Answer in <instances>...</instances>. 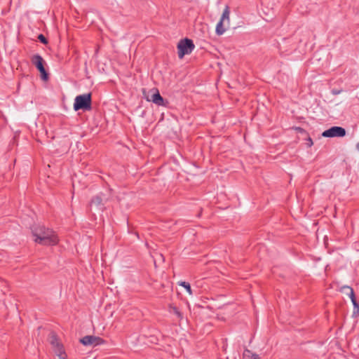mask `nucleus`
Listing matches in <instances>:
<instances>
[{
    "mask_svg": "<svg viewBox=\"0 0 359 359\" xmlns=\"http://www.w3.org/2000/svg\"><path fill=\"white\" fill-rule=\"evenodd\" d=\"M322 135L325 137H342L346 135V130L340 126H332L325 130Z\"/></svg>",
    "mask_w": 359,
    "mask_h": 359,
    "instance_id": "nucleus-7",
    "label": "nucleus"
},
{
    "mask_svg": "<svg viewBox=\"0 0 359 359\" xmlns=\"http://www.w3.org/2000/svg\"><path fill=\"white\" fill-rule=\"evenodd\" d=\"M313 140L311 137H309L307 139V142H306V144L309 147H311L312 145H313Z\"/></svg>",
    "mask_w": 359,
    "mask_h": 359,
    "instance_id": "nucleus-17",
    "label": "nucleus"
},
{
    "mask_svg": "<svg viewBox=\"0 0 359 359\" xmlns=\"http://www.w3.org/2000/svg\"><path fill=\"white\" fill-rule=\"evenodd\" d=\"M168 311L170 313L175 315V318L178 322H180L184 319V314L177 307L170 305Z\"/></svg>",
    "mask_w": 359,
    "mask_h": 359,
    "instance_id": "nucleus-11",
    "label": "nucleus"
},
{
    "mask_svg": "<svg viewBox=\"0 0 359 359\" xmlns=\"http://www.w3.org/2000/svg\"><path fill=\"white\" fill-rule=\"evenodd\" d=\"M143 94L147 101H152L154 103L157 104V89L153 88L148 91L144 89Z\"/></svg>",
    "mask_w": 359,
    "mask_h": 359,
    "instance_id": "nucleus-10",
    "label": "nucleus"
},
{
    "mask_svg": "<svg viewBox=\"0 0 359 359\" xmlns=\"http://www.w3.org/2000/svg\"><path fill=\"white\" fill-rule=\"evenodd\" d=\"M80 342L84 346H96L100 344H103L104 341L99 337L87 335L81 338L80 339Z\"/></svg>",
    "mask_w": 359,
    "mask_h": 359,
    "instance_id": "nucleus-8",
    "label": "nucleus"
},
{
    "mask_svg": "<svg viewBox=\"0 0 359 359\" xmlns=\"http://www.w3.org/2000/svg\"><path fill=\"white\" fill-rule=\"evenodd\" d=\"M194 48L195 46L192 40L187 38L180 40L177 44L179 57L182 58L185 55L190 54Z\"/></svg>",
    "mask_w": 359,
    "mask_h": 359,
    "instance_id": "nucleus-5",
    "label": "nucleus"
},
{
    "mask_svg": "<svg viewBox=\"0 0 359 359\" xmlns=\"http://www.w3.org/2000/svg\"><path fill=\"white\" fill-rule=\"evenodd\" d=\"M160 257L162 258L163 261L164 262L165 261V257H163V255L161 254Z\"/></svg>",
    "mask_w": 359,
    "mask_h": 359,
    "instance_id": "nucleus-19",
    "label": "nucleus"
},
{
    "mask_svg": "<svg viewBox=\"0 0 359 359\" xmlns=\"http://www.w3.org/2000/svg\"><path fill=\"white\" fill-rule=\"evenodd\" d=\"M32 62L39 69L41 73V79L47 81L48 79V74L43 67V59L39 55H34L32 57Z\"/></svg>",
    "mask_w": 359,
    "mask_h": 359,
    "instance_id": "nucleus-6",
    "label": "nucleus"
},
{
    "mask_svg": "<svg viewBox=\"0 0 359 359\" xmlns=\"http://www.w3.org/2000/svg\"><path fill=\"white\" fill-rule=\"evenodd\" d=\"M230 24V8L229 6H226L222 16L220 18L219 21L216 25L215 32L218 36L222 35L225 31L226 28L224 27V25L229 26Z\"/></svg>",
    "mask_w": 359,
    "mask_h": 359,
    "instance_id": "nucleus-4",
    "label": "nucleus"
},
{
    "mask_svg": "<svg viewBox=\"0 0 359 359\" xmlns=\"http://www.w3.org/2000/svg\"><path fill=\"white\" fill-rule=\"evenodd\" d=\"M168 103V101H165L163 98L161 96L160 93H158V107H165Z\"/></svg>",
    "mask_w": 359,
    "mask_h": 359,
    "instance_id": "nucleus-15",
    "label": "nucleus"
},
{
    "mask_svg": "<svg viewBox=\"0 0 359 359\" xmlns=\"http://www.w3.org/2000/svg\"><path fill=\"white\" fill-rule=\"evenodd\" d=\"M34 242L46 245H54L58 243L57 236L49 229L43 226H35L32 229Z\"/></svg>",
    "mask_w": 359,
    "mask_h": 359,
    "instance_id": "nucleus-1",
    "label": "nucleus"
},
{
    "mask_svg": "<svg viewBox=\"0 0 359 359\" xmlns=\"http://www.w3.org/2000/svg\"><path fill=\"white\" fill-rule=\"evenodd\" d=\"M179 285L182 286L183 287H184L185 290L187 291V292L189 294H192V290H191V285H190V284L189 283L185 282V281H182V282L179 283Z\"/></svg>",
    "mask_w": 359,
    "mask_h": 359,
    "instance_id": "nucleus-14",
    "label": "nucleus"
},
{
    "mask_svg": "<svg viewBox=\"0 0 359 359\" xmlns=\"http://www.w3.org/2000/svg\"><path fill=\"white\" fill-rule=\"evenodd\" d=\"M164 114H165V113H164L163 111H162V112H161V116H162V118H161V119H163Z\"/></svg>",
    "mask_w": 359,
    "mask_h": 359,
    "instance_id": "nucleus-21",
    "label": "nucleus"
},
{
    "mask_svg": "<svg viewBox=\"0 0 359 359\" xmlns=\"http://www.w3.org/2000/svg\"><path fill=\"white\" fill-rule=\"evenodd\" d=\"M243 359H260L257 354L253 353L248 349H245L243 352Z\"/></svg>",
    "mask_w": 359,
    "mask_h": 359,
    "instance_id": "nucleus-13",
    "label": "nucleus"
},
{
    "mask_svg": "<svg viewBox=\"0 0 359 359\" xmlns=\"http://www.w3.org/2000/svg\"><path fill=\"white\" fill-rule=\"evenodd\" d=\"M344 293H346V294H348L349 296V291L348 290H345V292H343Z\"/></svg>",
    "mask_w": 359,
    "mask_h": 359,
    "instance_id": "nucleus-20",
    "label": "nucleus"
},
{
    "mask_svg": "<svg viewBox=\"0 0 359 359\" xmlns=\"http://www.w3.org/2000/svg\"><path fill=\"white\" fill-rule=\"evenodd\" d=\"M355 149L359 152V142L356 144Z\"/></svg>",
    "mask_w": 359,
    "mask_h": 359,
    "instance_id": "nucleus-18",
    "label": "nucleus"
},
{
    "mask_svg": "<svg viewBox=\"0 0 359 359\" xmlns=\"http://www.w3.org/2000/svg\"><path fill=\"white\" fill-rule=\"evenodd\" d=\"M48 341L55 355L60 359H67V355L65 351L63 344L55 333H50Z\"/></svg>",
    "mask_w": 359,
    "mask_h": 359,
    "instance_id": "nucleus-2",
    "label": "nucleus"
},
{
    "mask_svg": "<svg viewBox=\"0 0 359 359\" xmlns=\"http://www.w3.org/2000/svg\"><path fill=\"white\" fill-rule=\"evenodd\" d=\"M38 39L41 43H43L44 44H46L48 43L47 39L43 34H39L38 36Z\"/></svg>",
    "mask_w": 359,
    "mask_h": 359,
    "instance_id": "nucleus-16",
    "label": "nucleus"
},
{
    "mask_svg": "<svg viewBox=\"0 0 359 359\" xmlns=\"http://www.w3.org/2000/svg\"><path fill=\"white\" fill-rule=\"evenodd\" d=\"M345 290H348L349 291V297L351 299V302H352L353 305V314H355L356 313H358L359 312V304H358V303L357 302V301L355 299V294H354L353 290L351 287H349V286H344V287H342L341 289V292H345Z\"/></svg>",
    "mask_w": 359,
    "mask_h": 359,
    "instance_id": "nucleus-9",
    "label": "nucleus"
},
{
    "mask_svg": "<svg viewBox=\"0 0 359 359\" xmlns=\"http://www.w3.org/2000/svg\"><path fill=\"white\" fill-rule=\"evenodd\" d=\"M90 206H95L99 210H102L103 203L102 197L100 196L94 197L90 202Z\"/></svg>",
    "mask_w": 359,
    "mask_h": 359,
    "instance_id": "nucleus-12",
    "label": "nucleus"
},
{
    "mask_svg": "<svg viewBox=\"0 0 359 359\" xmlns=\"http://www.w3.org/2000/svg\"><path fill=\"white\" fill-rule=\"evenodd\" d=\"M91 109V94L86 93L78 95L74 99V109L78 111L82 109L83 111L90 110Z\"/></svg>",
    "mask_w": 359,
    "mask_h": 359,
    "instance_id": "nucleus-3",
    "label": "nucleus"
}]
</instances>
